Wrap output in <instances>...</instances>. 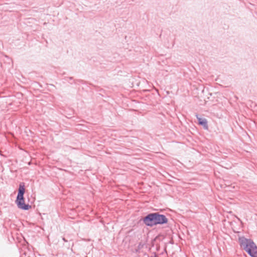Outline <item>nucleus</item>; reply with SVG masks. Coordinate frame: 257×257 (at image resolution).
Segmentation results:
<instances>
[{"label":"nucleus","instance_id":"obj_1","mask_svg":"<svg viewBox=\"0 0 257 257\" xmlns=\"http://www.w3.org/2000/svg\"><path fill=\"white\" fill-rule=\"evenodd\" d=\"M143 223L147 226L153 227L157 225L167 224L168 219L159 212H153L147 214L143 218Z\"/></svg>","mask_w":257,"mask_h":257},{"label":"nucleus","instance_id":"obj_2","mask_svg":"<svg viewBox=\"0 0 257 257\" xmlns=\"http://www.w3.org/2000/svg\"><path fill=\"white\" fill-rule=\"evenodd\" d=\"M238 241L240 247L251 257H257V246L252 239L241 236L239 237Z\"/></svg>","mask_w":257,"mask_h":257},{"label":"nucleus","instance_id":"obj_3","mask_svg":"<svg viewBox=\"0 0 257 257\" xmlns=\"http://www.w3.org/2000/svg\"><path fill=\"white\" fill-rule=\"evenodd\" d=\"M25 184L21 182L19 184L18 192L17 194V207L24 210H28L31 208V205L25 203L24 195L25 193Z\"/></svg>","mask_w":257,"mask_h":257},{"label":"nucleus","instance_id":"obj_4","mask_svg":"<svg viewBox=\"0 0 257 257\" xmlns=\"http://www.w3.org/2000/svg\"><path fill=\"white\" fill-rule=\"evenodd\" d=\"M195 116L198 120L199 124L202 125L204 129L207 130L208 129V126L207 119L205 118L199 117L198 114H196Z\"/></svg>","mask_w":257,"mask_h":257},{"label":"nucleus","instance_id":"obj_5","mask_svg":"<svg viewBox=\"0 0 257 257\" xmlns=\"http://www.w3.org/2000/svg\"><path fill=\"white\" fill-rule=\"evenodd\" d=\"M64 79L70 84L75 83L74 80L72 77H65Z\"/></svg>","mask_w":257,"mask_h":257},{"label":"nucleus","instance_id":"obj_6","mask_svg":"<svg viewBox=\"0 0 257 257\" xmlns=\"http://www.w3.org/2000/svg\"><path fill=\"white\" fill-rule=\"evenodd\" d=\"M17 98H20V96H22V93L17 92Z\"/></svg>","mask_w":257,"mask_h":257},{"label":"nucleus","instance_id":"obj_7","mask_svg":"<svg viewBox=\"0 0 257 257\" xmlns=\"http://www.w3.org/2000/svg\"><path fill=\"white\" fill-rule=\"evenodd\" d=\"M62 239H63V240H64V241H65V242H67V240L65 239V238H64V237H63Z\"/></svg>","mask_w":257,"mask_h":257},{"label":"nucleus","instance_id":"obj_8","mask_svg":"<svg viewBox=\"0 0 257 257\" xmlns=\"http://www.w3.org/2000/svg\"><path fill=\"white\" fill-rule=\"evenodd\" d=\"M154 257H159V256L156 254H155Z\"/></svg>","mask_w":257,"mask_h":257}]
</instances>
